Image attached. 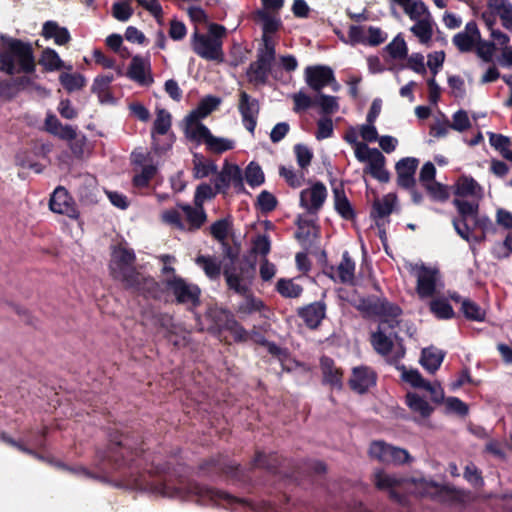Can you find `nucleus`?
I'll use <instances>...</instances> for the list:
<instances>
[{
	"instance_id": "nucleus-3",
	"label": "nucleus",
	"mask_w": 512,
	"mask_h": 512,
	"mask_svg": "<svg viewBox=\"0 0 512 512\" xmlns=\"http://www.w3.org/2000/svg\"><path fill=\"white\" fill-rule=\"evenodd\" d=\"M134 263L135 254L132 250L124 246L114 248L110 262L111 275L127 287L149 290L155 285L154 280L136 271Z\"/></svg>"
},
{
	"instance_id": "nucleus-43",
	"label": "nucleus",
	"mask_w": 512,
	"mask_h": 512,
	"mask_svg": "<svg viewBox=\"0 0 512 512\" xmlns=\"http://www.w3.org/2000/svg\"><path fill=\"white\" fill-rule=\"evenodd\" d=\"M488 136L491 146L498 150L503 157H512V141L510 138L492 132H489Z\"/></svg>"
},
{
	"instance_id": "nucleus-31",
	"label": "nucleus",
	"mask_w": 512,
	"mask_h": 512,
	"mask_svg": "<svg viewBox=\"0 0 512 512\" xmlns=\"http://www.w3.org/2000/svg\"><path fill=\"white\" fill-rule=\"evenodd\" d=\"M179 209L185 215L186 230L198 229L206 220V214L202 206L179 205Z\"/></svg>"
},
{
	"instance_id": "nucleus-51",
	"label": "nucleus",
	"mask_w": 512,
	"mask_h": 512,
	"mask_svg": "<svg viewBox=\"0 0 512 512\" xmlns=\"http://www.w3.org/2000/svg\"><path fill=\"white\" fill-rule=\"evenodd\" d=\"M277 291L284 297L296 298L300 296L303 289L292 280L280 279L277 283Z\"/></svg>"
},
{
	"instance_id": "nucleus-49",
	"label": "nucleus",
	"mask_w": 512,
	"mask_h": 512,
	"mask_svg": "<svg viewBox=\"0 0 512 512\" xmlns=\"http://www.w3.org/2000/svg\"><path fill=\"white\" fill-rule=\"evenodd\" d=\"M315 104L321 109L324 114H334L339 110V103L337 97L319 94L315 100Z\"/></svg>"
},
{
	"instance_id": "nucleus-33",
	"label": "nucleus",
	"mask_w": 512,
	"mask_h": 512,
	"mask_svg": "<svg viewBox=\"0 0 512 512\" xmlns=\"http://www.w3.org/2000/svg\"><path fill=\"white\" fill-rule=\"evenodd\" d=\"M42 35L47 39H53L57 45H64L70 41L68 30L54 21H47L43 25Z\"/></svg>"
},
{
	"instance_id": "nucleus-56",
	"label": "nucleus",
	"mask_w": 512,
	"mask_h": 512,
	"mask_svg": "<svg viewBox=\"0 0 512 512\" xmlns=\"http://www.w3.org/2000/svg\"><path fill=\"white\" fill-rule=\"evenodd\" d=\"M230 231V222L226 219H220L210 227L212 236L219 242L224 243Z\"/></svg>"
},
{
	"instance_id": "nucleus-14",
	"label": "nucleus",
	"mask_w": 512,
	"mask_h": 512,
	"mask_svg": "<svg viewBox=\"0 0 512 512\" xmlns=\"http://www.w3.org/2000/svg\"><path fill=\"white\" fill-rule=\"evenodd\" d=\"M307 85L313 90L320 91L334 80V72L328 66L316 65L307 67L305 70Z\"/></svg>"
},
{
	"instance_id": "nucleus-38",
	"label": "nucleus",
	"mask_w": 512,
	"mask_h": 512,
	"mask_svg": "<svg viewBox=\"0 0 512 512\" xmlns=\"http://www.w3.org/2000/svg\"><path fill=\"white\" fill-rule=\"evenodd\" d=\"M217 167L214 162L204 159L202 156L194 155L193 175L197 179L205 178L216 173Z\"/></svg>"
},
{
	"instance_id": "nucleus-2",
	"label": "nucleus",
	"mask_w": 512,
	"mask_h": 512,
	"mask_svg": "<svg viewBox=\"0 0 512 512\" xmlns=\"http://www.w3.org/2000/svg\"><path fill=\"white\" fill-rule=\"evenodd\" d=\"M35 69L32 48L20 40L1 36L0 71L9 75L30 73Z\"/></svg>"
},
{
	"instance_id": "nucleus-58",
	"label": "nucleus",
	"mask_w": 512,
	"mask_h": 512,
	"mask_svg": "<svg viewBox=\"0 0 512 512\" xmlns=\"http://www.w3.org/2000/svg\"><path fill=\"white\" fill-rule=\"evenodd\" d=\"M133 14V9L128 2H116L112 6V15L118 21L125 22Z\"/></svg>"
},
{
	"instance_id": "nucleus-39",
	"label": "nucleus",
	"mask_w": 512,
	"mask_h": 512,
	"mask_svg": "<svg viewBox=\"0 0 512 512\" xmlns=\"http://www.w3.org/2000/svg\"><path fill=\"white\" fill-rule=\"evenodd\" d=\"M405 14L414 22L432 17L428 7L422 1L412 0L404 9Z\"/></svg>"
},
{
	"instance_id": "nucleus-48",
	"label": "nucleus",
	"mask_w": 512,
	"mask_h": 512,
	"mask_svg": "<svg viewBox=\"0 0 512 512\" xmlns=\"http://www.w3.org/2000/svg\"><path fill=\"white\" fill-rule=\"evenodd\" d=\"M395 204L396 195L390 193L375 201L374 210L379 217H385L393 211Z\"/></svg>"
},
{
	"instance_id": "nucleus-24",
	"label": "nucleus",
	"mask_w": 512,
	"mask_h": 512,
	"mask_svg": "<svg viewBox=\"0 0 512 512\" xmlns=\"http://www.w3.org/2000/svg\"><path fill=\"white\" fill-rule=\"evenodd\" d=\"M44 126L47 132L60 139L71 141L76 137V131L72 126L63 125L52 113L46 115Z\"/></svg>"
},
{
	"instance_id": "nucleus-50",
	"label": "nucleus",
	"mask_w": 512,
	"mask_h": 512,
	"mask_svg": "<svg viewBox=\"0 0 512 512\" xmlns=\"http://www.w3.org/2000/svg\"><path fill=\"white\" fill-rule=\"evenodd\" d=\"M245 179L251 187H257L264 182L265 178L261 167L251 162L245 170Z\"/></svg>"
},
{
	"instance_id": "nucleus-37",
	"label": "nucleus",
	"mask_w": 512,
	"mask_h": 512,
	"mask_svg": "<svg viewBox=\"0 0 512 512\" xmlns=\"http://www.w3.org/2000/svg\"><path fill=\"white\" fill-rule=\"evenodd\" d=\"M402 478L395 475L388 474L382 470H377L374 473V484L380 490H386L393 495V488L402 483Z\"/></svg>"
},
{
	"instance_id": "nucleus-54",
	"label": "nucleus",
	"mask_w": 512,
	"mask_h": 512,
	"mask_svg": "<svg viewBox=\"0 0 512 512\" xmlns=\"http://www.w3.org/2000/svg\"><path fill=\"white\" fill-rule=\"evenodd\" d=\"M430 309L440 319H448L454 315L452 307L445 300L436 299L431 301Z\"/></svg>"
},
{
	"instance_id": "nucleus-28",
	"label": "nucleus",
	"mask_w": 512,
	"mask_h": 512,
	"mask_svg": "<svg viewBox=\"0 0 512 512\" xmlns=\"http://www.w3.org/2000/svg\"><path fill=\"white\" fill-rule=\"evenodd\" d=\"M445 357V353L435 347L424 348L420 357V364L429 373L434 374Z\"/></svg>"
},
{
	"instance_id": "nucleus-10",
	"label": "nucleus",
	"mask_w": 512,
	"mask_h": 512,
	"mask_svg": "<svg viewBox=\"0 0 512 512\" xmlns=\"http://www.w3.org/2000/svg\"><path fill=\"white\" fill-rule=\"evenodd\" d=\"M478 201L471 199V201L461 200L456 198L454 204L456 205L464 223L454 222L457 233L465 240L469 239V227L471 221H476V214L478 212Z\"/></svg>"
},
{
	"instance_id": "nucleus-42",
	"label": "nucleus",
	"mask_w": 512,
	"mask_h": 512,
	"mask_svg": "<svg viewBox=\"0 0 512 512\" xmlns=\"http://www.w3.org/2000/svg\"><path fill=\"white\" fill-rule=\"evenodd\" d=\"M62 86L68 91L80 90L85 86V78L79 73L62 72L59 76Z\"/></svg>"
},
{
	"instance_id": "nucleus-62",
	"label": "nucleus",
	"mask_w": 512,
	"mask_h": 512,
	"mask_svg": "<svg viewBox=\"0 0 512 512\" xmlns=\"http://www.w3.org/2000/svg\"><path fill=\"white\" fill-rule=\"evenodd\" d=\"M333 130V122L330 118H320L317 122V131L315 133V137L318 140L327 139L332 136Z\"/></svg>"
},
{
	"instance_id": "nucleus-17",
	"label": "nucleus",
	"mask_w": 512,
	"mask_h": 512,
	"mask_svg": "<svg viewBox=\"0 0 512 512\" xmlns=\"http://www.w3.org/2000/svg\"><path fill=\"white\" fill-rule=\"evenodd\" d=\"M253 273L254 268L252 266L247 269L242 268L240 275H236L229 267H225L224 269V276L228 287L239 294H245L247 292Z\"/></svg>"
},
{
	"instance_id": "nucleus-29",
	"label": "nucleus",
	"mask_w": 512,
	"mask_h": 512,
	"mask_svg": "<svg viewBox=\"0 0 512 512\" xmlns=\"http://www.w3.org/2000/svg\"><path fill=\"white\" fill-rule=\"evenodd\" d=\"M410 32L418 39L420 44L429 47L434 34L433 17L415 22L410 27Z\"/></svg>"
},
{
	"instance_id": "nucleus-47",
	"label": "nucleus",
	"mask_w": 512,
	"mask_h": 512,
	"mask_svg": "<svg viewBox=\"0 0 512 512\" xmlns=\"http://www.w3.org/2000/svg\"><path fill=\"white\" fill-rule=\"evenodd\" d=\"M386 50L393 59H404L408 54V47L401 35H397L387 46Z\"/></svg>"
},
{
	"instance_id": "nucleus-55",
	"label": "nucleus",
	"mask_w": 512,
	"mask_h": 512,
	"mask_svg": "<svg viewBox=\"0 0 512 512\" xmlns=\"http://www.w3.org/2000/svg\"><path fill=\"white\" fill-rule=\"evenodd\" d=\"M475 48L478 57L485 62H490L496 51V46L493 42L482 40L481 37L480 40L477 41Z\"/></svg>"
},
{
	"instance_id": "nucleus-21",
	"label": "nucleus",
	"mask_w": 512,
	"mask_h": 512,
	"mask_svg": "<svg viewBox=\"0 0 512 512\" xmlns=\"http://www.w3.org/2000/svg\"><path fill=\"white\" fill-rule=\"evenodd\" d=\"M354 135L356 142L371 143L378 139V131L373 122H367L358 126H350L344 133L343 139L350 144L349 137Z\"/></svg>"
},
{
	"instance_id": "nucleus-60",
	"label": "nucleus",
	"mask_w": 512,
	"mask_h": 512,
	"mask_svg": "<svg viewBox=\"0 0 512 512\" xmlns=\"http://www.w3.org/2000/svg\"><path fill=\"white\" fill-rule=\"evenodd\" d=\"M335 208L345 218L352 215L350 204L344 193L338 189L334 190Z\"/></svg>"
},
{
	"instance_id": "nucleus-41",
	"label": "nucleus",
	"mask_w": 512,
	"mask_h": 512,
	"mask_svg": "<svg viewBox=\"0 0 512 512\" xmlns=\"http://www.w3.org/2000/svg\"><path fill=\"white\" fill-rule=\"evenodd\" d=\"M221 103L220 98L214 96H207L203 98L198 106L189 114L192 117L199 119L207 117L212 111H214Z\"/></svg>"
},
{
	"instance_id": "nucleus-8",
	"label": "nucleus",
	"mask_w": 512,
	"mask_h": 512,
	"mask_svg": "<svg viewBox=\"0 0 512 512\" xmlns=\"http://www.w3.org/2000/svg\"><path fill=\"white\" fill-rule=\"evenodd\" d=\"M409 270L417 279L416 291L420 298L433 296L443 286L436 268L423 264H409Z\"/></svg>"
},
{
	"instance_id": "nucleus-30",
	"label": "nucleus",
	"mask_w": 512,
	"mask_h": 512,
	"mask_svg": "<svg viewBox=\"0 0 512 512\" xmlns=\"http://www.w3.org/2000/svg\"><path fill=\"white\" fill-rule=\"evenodd\" d=\"M171 128V115L165 109H157L156 118L153 122V129L151 132L153 147L156 151L160 150L157 143L156 135H164Z\"/></svg>"
},
{
	"instance_id": "nucleus-13",
	"label": "nucleus",
	"mask_w": 512,
	"mask_h": 512,
	"mask_svg": "<svg viewBox=\"0 0 512 512\" xmlns=\"http://www.w3.org/2000/svg\"><path fill=\"white\" fill-rule=\"evenodd\" d=\"M259 110L258 101L250 97L245 91H241L239 95V111L246 129L251 133L256 127Z\"/></svg>"
},
{
	"instance_id": "nucleus-23",
	"label": "nucleus",
	"mask_w": 512,
	"mask_h": 512,
	"mask_svg": "<svg viewBox=\"0 0 512 512\" xmlns=\"http://www.w3.org/2000/svg\"><path fill=\"white\" fill-rule=\"evenodd\" d=\"M455 194L458 197H468L480 200L483 197L482 187L469 176H461L454 185Z\"/></svg>"
},
{
	"instance_id": "nucleus-45",
	"label": "nucleus",
	"mask_w": 512,
	"mask_h": 512,
	"mask_svg": "<svg viewBox=\"0 0 512 512\" xmlns=\"http://www.w3.org/2000/svg\"><path fill=\"white\" fill-rule=\"evenodd\" d=\"M39 63L48 71H55L65 67L57 52L49 48L43 50Z\"/></svg>"
},
{
	"instance_id": "nucleus-63",
	"label": "nucleus",
	"mask_w": 512,
	"mask_h": 512,
	"mask_svg": "<svg viewBox=\"0 0 512 512\" xmlns=\"http://www.w3.org/2000/svg\"><path fill=\"white\" fill-rule=\"evenodd\" d=\"M156 174V167L153 165H146L142 168L140 174L134 176L133 182L137 187H145L148 185L149 181Z\"/></svg>"
},
{
	"instance_id": "nucleus-36",
	"label": "nucleus",
	"mask_w": 512,
	"mask_h": 512,
	"mask_svg": "<svg viewBox=\"0 0 512 512\" xmlns=\"http://www.w3.org/2000/svg\"><path fill=\"white\" fill-rule=\"evenodd\" d=\"M321 368L325 382L331 386L340 387L342 383V373L335 366L333 360L323 357L321 359Z\"/></svg>"
},
{
	"instance_id": "nucleus-59",
	"label": "nucleus",
	"mask_w": 512,
	"mask_h": 512,
	"mask_svg": "<svg viewBox=\"0 0 512 512\" xmlns=\"http://www.w3.org/2000/svg\"><path fill=\"white\" fill-rule=\"evenodd\" d=\"M450 127L459 132L469 129L471 127V122L468 113L464 110H459L454 113Z\"/></svg>"
},
{
	"instance_id": "nucleus-46",
	"label": "nucleus",
	"mask_w": 512,
	"mask_h": 512,
	"mask_svg": "<svg viewBox=\"0 0 512 512\" xmlns=\"http://www.w3.org/2000/svg\"><path fill=\"white\" fill-rule=\"evenodd\" d=\"M264 42V49L261 51L259 58L257 60V63H259V66L263 70L266 68H270L272 61L275 58V48H274V42L272 40V37H267Z\"/></svg>"
},
{
	"instance_id": "nucleus-6",
	"label": "nucleus",
	"mask_w": 512,
	"mask_h": 512,
	"mask_svg": "<svg viewBox=\"0 0 512 512\" xmlns=\"http://www.w3.org/2000/svg\"><path fill=\"white\" fill-rule=\"evenodd\" d=\"M350 145L353 147L355 158L365 163L364 173L370 174L380 182L389 180V173L385 169V157L376 148H370L364 142H356L354 135L349 137Z\"/></svg>"
},
{
	"instance_id": "nucleus-16",
	"label": "nucleus",
	"mask_w": 512,
	"mask_h": 512,
	"mask_svg": "<svg viewBox=\"0 0 512 512\" xmlns=\"http://www.w3.org/2000/svg\"><path fill=\"white\" fill-rule=\"evenodd\" d=\"M230 185L239 191L244 189L242 171L237 165L225 163L222 171L218 176L215 186L218 190H221Z\"/></svg>"
},
{
	"instance_id": "nucleus-1",
	"label": "nucleus",
	"mask_w": 512,
	"mask_h": 512,
	"mask_svg": "<svg viewBox=\"0 0 512 512\" xmlns=\"http://www.w3.org/2000/svg\"><path fill=\"white\" fill-rule=\"evenodd\" d=\"M368 312L379 317L378 329L371 335L373 348L389 361H398L405 355L402 344L393 340L397 337L395 328L400 323L401 309L385 300H377L369 305Z\"/></svg>"
},
{
	"instance_id": "nucleus-40",
	"label": "nucleus",
	"mask_w": 512,
	"mask_h": 512,
	"mask_svg": "<svg viewBox=\"0 0 512 512\" xmlns=\"http://www.w3.org/2000/svg\"><path fill=\"white\" fill-rule=\"evenodd\" d=\"M13 81L16 85L18 93H20L21 91H30L35 92L41 96H48L50 94V92L46 88L35 83L34 79L30 76H21L19 78L14 79Z\"/></svg>"
},
{
	"instance_id": "nucleus-19",
	"label": "nucleus",
	"mask_w": 512,
	"mask_h": 512,
	"mask_svg": "<svg viewBox=\"0 0 512 512\" xmlns=\"http://www.w3.org/2000/svg\"><path fill=\"white\" fill-rule=\"evenodd\" d=\"M376 382L375 373L368 367H355L349 380L350 386L358 393H364Z\"/></svg>"
},
{
	"instance_id": "nucleus-25",
	"label": "nucleus",
	"mask_w": 512,
	"mask_h": 512,
	"mask_svg": "<svg viewBox=\"0 0 512 512\" xmlns=\"http://www.w3.org/2000/svg\"><path fill=\"white\" fill-rule=\"evenodd\" d=\"M253 19L262 27L263 40L267 37H271V34L276 32L281 26V20L278 13H271L266 10H257L253 14Z\"/></svg>"
},
{
	"instance_id": "nucleus-15",
	"label": "nucleus",
	"mask_w": 512,
	"mask_h": 512,
	"mask_svg": "<svg viewBox=\"0 0 512 512\" xmlns=\"http://www.w3.org/2000/svg\"><path fill=\"white\" fill-rule=\"evenodd\" d=\"M480 40V31L475 22H469L466 24L465 29L457 33L453 39V44L461 52L472 51L477 41Z\"/></svg>"
},
{
	"instance_id": "nucleus-11",
	"label": "nucleus",
	"mask_w": 512,
	"mask_h": 512,
	"mask_svg": "<svg viewBox=\"0 0 512 512\" xmlns=\"http://www.w3.org/2000/svg\"><path fill=\"white\" fill-rule=\"evenodd\" d=\"M326 196V187L324 184L317 182L301 192L300 203L308 212L316 213L322 207Z\"/></svg>"
},
{
	"instance_id": "nucleus-52",
	"label": "nucleus",
	"mask_w": 512,
	"mask_h": 512,
	"mask_svg": "<svg viewBox=\"0 0 512 512\" xmlns=\"http://www.w3.org/2000/svg\"><path fill=\"white\" fill-rule=\"evenodd\" d=\"M161 220L179 230H186V224L181 220V213L178 209H168L162 212Z\"/></svg>"
},
{
	"instance_id": "nucleus-35",
	"label": "nucleus",
	"mask_w": 512,
	"mask_h": 512,
	"mask_svg": "<svg viewBox=\"0 0 512 512\" xmlns=\"http://www.w3.org/2000/svg\"><path fill=\"white\" fill-rule=\"evenodd\" d=\"M196 264L201 267L205 275L211 279L216 280L221 274V263L220 261L212 256L199 255L195 259Z\"/></svg>"
},
{
	"instance_id": "nucleus-61",
	"label": "nucleus",
	"mask_w": 512,
	"mask_h": 512,
	"mask_svg": "<svg viewBox=\"0 0 512 512\" xmlns=\"http://www.w3.org/2000/svg\"><path fill=\"white\" fill-rule=\"evenodd\" d=\"M297 163L301 168H306L310 165L313 158L312 151L305 145L297 144L294 147Z\"/></svg>"
},
{
	"instance_id": "nucleus-20",
	"label": "nucleus",
	"mask_w": 512,
	"mask_h": 512,
	"mask_svg": "<svg viewBox=\"0 0 512 512\" xmlns=\"http://www.w3.org/2000/svg\"><path fill=\"white\" fill-rule=\"evenodd\" d=\"M129 76L141 85L151 84L153 79L149 59L140 56L133 57L129 67Z\"/></svg>"
},
{
	"instance_id": "nucleus-12",
	"label": "nucleus",
	"mask_w": 512,
	"mask_h": 512,
	"mask_svg": "<svg viewBox=\"0 0 512 512\" xmlns=\"http://www.w3.org/2000/svg\"><path fill=\"white\" fill-rule=\"evenodd\" d=\"M49 206L55 213L63 214L70 218L78 217V211L74 206V202L63 187H58L54 190Z\"/></svg>"
},
{
	"instance_id": "nucleus-7",
	"label": "nucleus",
	"mask_w": 512,
	"mask_h": 512,
	"mask_svg": "<svg viewBox=\"0 0 512 512\" xmlns=\"http://www.w3.org/2000/svg\"><path fill=\"white\" fill-rule=\"evenodd\" d=\"M166 293L178 304L195 307L200 302V288L178 275H169L162 280Z\"/></svg>"
},
{
	"instance_id": "nucleus-4",
	"label": "nucleus",
	"mask_w": 512,
	"mask_h": 512,
	"mask_svg": "<svg viewBox=\"0 0 512 512\" xmlns=\"http://www.w3.org/2000/svg\"><path fill=\"white\" fill-rule=\"evenodd\" d=\"M401 371L403 381L409 383L414 388L426 390L430 394V400L432 403L439 404L444 402L447 410L450 412L460 415H465L467 413L468 408L460 399L456 397L444 398L443 388L438 381L429 382L425 380L418 370H407L402 367Z\"/></svg>"
},
{
	"instance_id": "nucleus-9",
	"label": "nucleus",
	"mask_w": 512,
	"mask_h": 512,
	"mask_svg": "<svg viewBox=\"0 0 512 512\" xmlns=\"http://www.w3.org/2000/svg\"><path fill=\"white\" fill-rule=\"evenodd\" d=\"M163 494L168 497H184L186 494H192L197 496L203 502L229 498V496L224 492L207 486H201L199 484H190L187 492H184L182 488H174L172 490L170 487H165Z\"/></svg>"
},
{
	"instance_id": "nucleus-27",
	"label": "nucleus",
	"mask_w": 512,
	"mask_h": 512,
	"mask_svg": "<svg viewBox=\"0 0 512 512\" xmlns=\"http://www.w3.org/2000/svg\"><path fill=\"white\" fill-rule=\"evenodd\" d=\"M220 328L230 331L236 341L245 342L250 339V334L227 312L220 311Z\"/></svg>"
},
{
	"instance_id": "nucleus-32",
	"label": "nucleus",
	"mask_w": 512,
	"mask_h": 512,
	"mask_svg": "<svg viewBox=\"0 0 512 512\" xmlns=\"http://www.w3.org/2000/svg\"><path fill=\"white\" fill-rule=\"evenodd\" d=\"M301 318L310 328H316L325 317V306L322 303H313L299 312Z\"/></svg>"
},
{
	"instance_id": "nucleus-53",
	"label": "nucleus",
	"mask_w": 512,
	"mask_h": 512,
	"mask_svg": "<svg viewBox=\"0 0 512 512\" xmlns=\"http://www.w3.org/2000/svg\"><path fill=\"white\" fill-rule=\"evenodd\" d=\"M391 448L392 446L384 442L377 441L371 444L369 453L371 457L376 458L381 462L387 463V460L390 459Z\"/></svg>"
},
{
	"instance_id": "nucleus-26",
	"label": "nucleus",
	"mask_w": 512,
	"mask_h": 512,
	"mask_svg": "<svg viewBox=\"0 0 512 512\" xmlns=\"http://www.w3.org/2000/svg\"><path fill=\"white\" fill-rule=\"evenodd\" d=\"M201 119L188 115L185 118V135L186 137L196 143H205L210 130L200 122Z\"/></svg>"
},
{
	"instance_id": "nucleus-5",
	"label": "nucleus",
	"mask_w": 512,
	"mask_h": 512,
	"mask_svg": "<svg viewBox=\"0 0 512 512\" xmlns=\"http://www.w3.org/2000/svg\"><path fill=\"white\" fill-rule=\"evenodd\" d=\"M225 34V27L217 24H211L209 26L208 34H194L192 41L193 51L203 59L222 63L224 61L222 39Z\"/></svg>"
},
{
	"instance_id": "nucleus-22",
	"label": "nucleus",
	"mask_w": 512,
	"mask_h": 512,
	"mask_svg": "<svg viewBox=\"0 0 512 512\" xmlns=\"http://www.w3.org/2000/svg\"><path fill=\"white\" fill-rule=\"evenodd\" d=\"M405 402L410 411L415 415L416 419H426L430 417L434 411L433 405L417 392H408L406 394Z\"/></svg>"
},
{
	"instance_id": "nucleus-64",
	"label": "nucleus",
	"mask_w": 512,
	"mask_h": 512,
	"mask_svg": "<svg viewBox=\"0 0 512 512\" xmlns=\"http://www.w3.org/2000/svg\"><path fill=\"white\" fill-rule=\"evenodd\" d=\"M512 253V233H509L505 240L498 242L493 247V254L495 257L501 259L506 258Z\"/></svg>"
},
{
	"instance_id": "nucleus-57",
	"label": "nucleus",
	"mask_w": 512,
	"mask_h": 512,
	"mask_svg": "<svg viewBox=\"0 0 512 512\" xmlns=\"http://www.w3.org/2000/svg\"><path fill=\"white\" fill-rule=\"evenodd\" d=\"M461 308L464 315L471 320L481 321L484 319V311L471 300L464 299Z\"/></svg>"
},
{
	"instance_id": "nucleus-44",
	"label": "nucleus",
	"mask_w": 512,
	"mask_h": 512,
	"mask_svg": "<svg viewBox=\"0 0 512 512\" xmlns=\"http://www.w3.org/2000/svg\"><path fill=\"white\" fill-rule=\"evenodd\" d=\"M204 144L207 146L208 150L218 154L231 150L234 147L233 140L223 137H216L211 133L208 135Z\"/></svg>"
},
{
	"instance_id": "nucleus-34",
	"label": "nucleus",
	"mask_w": 512,
	"mask_h": 512,
	"mask_svg": "<svg viewBox=\"0 0 512 512\" xmlns=\"http://www.w3.org/2000/svg\"><path fill=\"white\" fill-rule=\"evenodd\" d=\"M354 275L355 263L349 257L348 252H344L342 260L334 272V277L342 283L352 284L354 281Z\"/></svg>"
},
{
	"instance_id": "nucleus-18",
	"label": "nucleus",
	"mask_w": 512,
	"mask_h": 512,
	"mask_svg": "<svg viewBox=\"0 0 512 512\" xmlns=\"http://www.w3.org/2000/svg\"><path fill=\"white\" fill-rule=\"evenodd\" d=\"M419 161L413 157L401 159L396 164L397 181L403 188H411L415 183L414 174Z\"/></svg>"
}]
</instances>
